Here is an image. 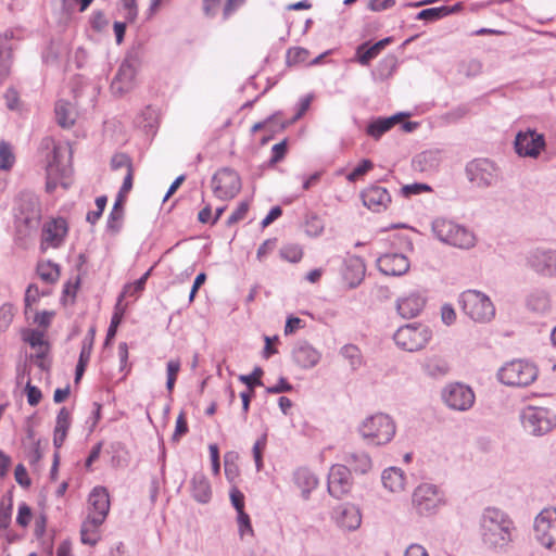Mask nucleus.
<instances>
[{
    "label": "nucleus",
    "mask_w": 556,
    "mask_h": 556,
    "mask_svg": "<svg viewBox=\"0 0 556 556\" xmlns=\"http://www.w3.org/2000/svg\"><path fill=\"white\" fill-rule=\"evenodd\" d=\"M480 527L483 543L494 549L506 547L511 541V531L515 529L508 515L495 507L484 509Z\"/></svg>",
    "instance_id": "1"
},
{
    "label": "nucleus",
    "mask_w": 556,
    "mask_h": 556,
    "mask_svg": "<svg viewBox=\"0 0 556 556\" xmlns=\"http://www.w3.org/2000/svg\"><path fill=\"white\" fill-rule=\"evenodd\" d=\"M14 225L18 239L36 231L41 219L39 198L30 191L20 192L14 207Z\"/></svg>",
    "instance_id": "2"
},
{
    "label": "nucleus",
    "mask_w": 556,
    "mask_h": 556,
    "mask_svg": "<svg viewBox=\"0 0 556 556\" xmlns=\"http://www.w3.org/2000/svg\"><path fill=\"white\" fill-rule=\"evenodd\" d=\"M143 55L142 43H137L127 51L110 86L113 94L121 97L135 88V78L141 66Z\"/></svg>",
    "instance_id": "3"
},
{
    "label": "nucleus",
    "mask_w": 556,
    "mask_h": 556,
    "mask_svg": "<svg viewBox=\"0 0 556 556\" xmlns=\"http://www.w3.org/2000/svg\"><path fill=\"white\" fill-rule=\"evenodd\" d=\"M458 304L470 319L489 323L495 316V307L490 298L478 290H466L460 293Z\"/></svg>",
    "instance_id": "4"
},
{
    "label": "nucleus",
    "mask_w": 556,
    "mask_h": 556,
    "mask_svg": "<svg viewBox=\"0 0 556 556\" xmlns=\"http://www.w3.org/2000/svg\"><path fill=\"white\" fill-rule=\"evenodd\" d=\"M432 231L440 241L456 248L470 249L476 242V237L470 230L445 218L434 219Z\"/></svg>",
    "instance_id": "5"
},
{
    "label": "nucleus",
    "mask_w": 556,
    "mask_h": 556,
    "mask_svg": "<svg viewBox=\"0 0 556 556\" xmlns=\"http://www.w3.org/2000/svg\"><path fill=\"white\" fill-rule=\"evenodd\" d=\"M395 424L389 415L379 413L367 417L359 426L361 435L374 445L389 443L395 434Z\"/></svg>",
    "instance_id": "6"
},
{
    "label": "nucleus",
    "mask_w": 556,
    "mask_h": 556,
    "mask_svg": "<svg viewBox=\"0 0 556 556\" xmlns=\"http://www.w3.org/2000/svg\"><path fill=\"white\" fill-rule=\"evenodd\" d=\"M520 421L526 432L542 437L555 428L556 416L546 407L527 406L520 413Z\"/></svg>",
    "instance_id": "7"
},
{
    "label": "nucleus",
    "mask_w": 556,
    "mask_h": 556,
    "mask_svg": "<svg viewBox=\"0 0 556 556\" xmlns=\"http://www.w3.org/2000/svg\"><path fill=\"white\" fill-rule=\"evenodd\" d=\"M497 377L503 384L527 387L538 378V368L528 361L514 359L498 370Z\"/></svg>",
    "instance_id": "8"
},
{
    "label": "nucleus",
    "mask_w": 556,
    "mask_h": 556,
    "mask_svg": "<svg viewBox=\"0 0 556 556\" xmlns=\"http://www.w3.org/2000/svg\"><path fill=\"white\" fill-rule=\"evenodd\" d=\"M412 503L418 515H434L445 504V494L435 484L421 483L414 490Z\"/></svg>",
    "instance_id": "9"
},
{
    "label": "nucleus",
    "mask_w": 556,
    "mask_h": 556,
    "mask_svg": "<svg viewBox=\"0 0 556 556\" xmlns=\"http://www.w3.org/2000/svg\"><path fill=\"white\" fill-rule=\"evenodd\" d=\"M432 338V331L421 324H407L400 327L393 336L395 344L404 351L422 350Z\"/></svg>",
    "instance_id": "10"
},
{
    "label": "nucleus",
    "mask_w": 556,
    "mask_h": 556,
    "mask_svg": "<svg viewBox=\"0 0 556 556\" xmlns=\"http://www.w3.org/2000/svg\"><path fill=\"white\" fill-rule=\"evenodd\" d=\"M534 539L548 549L556 551V507L542 509L534 519Z\"/></svg>",
    "instance_id": "11"
},
{
    "label": "nucleus",
    "mask_w": 556,
    "mask_h": 556,
    "mask_svg": "<svg viewBox=\"0 0 556 556\" xmlns=\"http://www.w3.org/2000/svg\"><path fill=\"white\" fill-rule=\"evenodd\" d=\"M468 180L478 188H489L497 182L498 168L489 159H475L465 168Z\"/></svg>",
    "instance_id": "12"
},
{
    "label": "nucleus",
    "mask_w": 556,
    "mask_h": 556,
    "mask_svg": "<svg viewBox=\"0 0 556 556\" xmlns=\"http://www.w3.org/2000/svg\"><path fill=\"white\" fill-rule=\"evenodd\" d=\"M441 397L448 408L458 412L470 409L476 399L472 389L460 382H453L443 388Z\"/></svg>",
    "instance_id": "13"
},
{
    "label": "nucleus",
    "mask_w": 556,
    "mask_h": 556,
    "mask_svg": "<svg viewBox=\"0 0 556 556\" xmlns=\"http://www.w3.org/2000/svg\"><path fill=\"white\" fill-rule=\"evenodd\" d=\"M214 194L222 200L235 198L241 190V178L239 174L230 168L223 167L212 177Z\"/></svg>",
    "instance_id": "14"
},
{
    "label": "nucleus",
    "mask_w": 556,
    "mask_h": 556,
    "mask_svg": "<svg viewBox=\"0 0 556 556\" xmlns=\"http://www.w3.org/2000/svg\"><path fill=\"white\" fill-rule=\"evenodd\" d=\"M526 266L543 277H556V250L535 248L527 252Z\"/></svg>",
    "instance_id": "15"
},
{
    "label": "nucleus",
    "mask_w": 556,
    "mask_h": 556,
    "mask_svg": "<svg viewBox=\"0 0 556 556\" xmlns=\"http://www.w3.org/2000/svg\"><path fill=\"white\" fill-rule=\"evenodd\" d=\"M327 488L334 498H341L348 494L352 488L351 469L345 465H333L328 473Z\"/></svg>",
    "instance_id": "16"
},
{
    "label": "nucleus",
    "mask_w": 556,
    "mask_h": 556,
    "mask_svg": "<svg viewBox=\"0 0 556 556\" xmlns=\"http://www.w3.org/2000/svg\"><path fill=\"white\" fill-rule=\"evenodd\" d=\"M545 147V138L535 130L519 131L515 138V151L520 156L536 157Z\"/></svg>",
    "instance_id": "17"
},
{
    "label": "nucleus",
    "mask_w": 556,
    "mask_h": 556,
    "mask_svg": "<svg viewBox=\"0 0 556 556\" xmlns=\"http://www.w3.org/2000/svg\"><path fill=\"white\" fill-rule=\"evenodd\" d=\"M88 503L92 509V514L88 516L89 522L93 528H98L104 522L110 510V496L106 488H93L89 494Z\"/></svg>",
    "instance_id": "18"
},
{
    "label": "nucleus",
    "mask_w": 556,
    "mask_h": 556,
    "mask_svg": "<svg viewBox=\"0 0 556 556\" xmlns=\"http://www.w3.org/2000/svg\"><path fill=\"white\" fill-rule=\"evenodd\" d=\"M409 266L408 258L402 253H384L377 258V267L386 276H402Z\"/></svg>",
    "instance_id": "19"
},
{
    "label": "nucleus",
    "mask_w": 556,
    "mask_h": 556,
    "mask_svg": "<svg viewBox=\"0 0 556 556\" xmlns=\"http://www.w3.org/2000/svg\"><path fill=\"white\" fill-rule=\"evenodd\" d=\"M68 231V225L65 218L58 217L47 222L42 227L41 245L47 243L49 247L59 248L63 244Z\"/></svg>",
    "instance_id": "20"
},
{
    "label": "nucleus",
    "mask_w": 556,
    "mask_h": 556,
    "mask_svg": "<svg viewBox=\"0 0 556 556\" xmlns=\"http://www.w3.org/2000/svg\"><path fill=\"white\" fill-rule=\"evenodd\" d=\"M321 354L307 341H299L292 350L294 363L303 369L315 367L320 361Z\"/></svg>",
    "instance_id": "21"
},
{
    "label": "nucleus",
    "mask_w": 556,
    "mask_h": 556,
    "mask_svg": "<svg viewBox=\"0 0 556 556\" xmlns=\"http://www.w3.org/2000/svg\"><path fill=\"white\" fill-rule=\"evenodd\" d=\"M362 200L365 206L375 212L387 208L391 202L388 190L380 186H370L362 192Z\"/></svg>",
    "instance_id": "22"
},
{
    "label": "nucleus",
    "mask_w": 556,
    "mask_h": 556,
    "mask_svg": "<svg viewBox=\"0 0 556 556\" xmlns=\"http://www.w3.org/2000/svg\"><path fill=\"white\" fill-rule=\"evenodd\" d=\"M425 304L426 299L421 294L413 292L396 301V309L403 318L409 319L416 317L422 311Z\"/></svg>",
    "instance_id": "23"
},
{
    "label": "nucleus",
    "mask_w": 556,
    "mask_h": 556,
    "mask_svg": "<svg viewBox=\"0 0 556 556\" xmlns=\"http://www.w3.org/2000/svg\"><path fill=\"white\" fill-rule=\"evenodd\" d=\"M366 266L358 256H351L345 261L343 278L350 288H356L364 279Z\"/></svg>",
    "instance_id": "24"
},
{
    "label": "nucleus",
    "mask_w": 556,
    "mask_h": 556,
    "mask_svg": "<svg viewBox=\"0 0 556 556\" xmlns=\"http://www.w3.org/2000/svg\"><path fill=\"white\" fill-rule=\"evenodd\" d=\"M409 113H396L389 117H379L370 122L366 128L368 136L379 139L383 134L389 131L395 124L400 123L403 117H408Z\"/></svg>",
    "instance_id": "25"
},
{
    "label": "nucleus",
    "mask_w": 556,
    "mask_h": 556,
    "mask_svg": "<svg viewBox=\"0 0 556 556\" xmlns=\"http://www.w3.org/2000/svg\"><path fill=\"white\" fill-rule=\"evenodd\" d=\"M526 306L536 314H545L551 309V296L544 289H533L526 296Z\"/></svg>",
    "instance_id": "26"
},
{
    "label": "nucleus",
    "mask_w": 556,
    "mask_h": 556,
    "mask_svg": "<svg viewBox=\"0 0 556 556\" xmlns=\"http://www.w3.org/2000/svg\"><path fill=\"white\" fill-rule=\"evenodd\" d=\"M190 485L191 495L198 503L206 504L211 501V483L203 472H195L191 478Z\"/></svg>",
    "instance_id": "27"
},
{
    "label": "nucleus",
    "mask_w": 556,
    "mask_h": 556,
    "mask_svg": "<svg viewBox=\"0 0 556 556\" xmlns=\"http://www.w3.org/2000/svg\"><path fill=\"white\" fill-rule=\"evenodd\" d=\"M94 336H96V328L91 327L88 330V333L83 341L81 351H80L78 363H77L76 369H75V378H74L75 383L79 382V380L81 379V377L86 370V367L90 359L93 341H94Z\"/></svg>",
    "instance_id": "28"
},
{
    "label": "nucleus",
    "mask_w": 556,
    "mask_h": 556,
    "mask_svg": "<svg viewBox=\"0 0 556 556\" xmlns=\"http://www.w3.org/2000/svg\"><path fill=\"white\" fill-rule=\"evenodd\" d=\"M293 479L302 491L304 500L309 498L311 492L318 485V478L308 468L302 467L294 471Z\"/></svg>",
    "instance_id": "29"
},
{
    "label": "nucleus",
    "mask_w": 556,
    "mask_h": 556,
    "mask_svg": "<svg viewBox=\"0 0 556 556\" xmlns=\"http://www.w3.org/2000/svg\"><path fill=\"white\" fill-rule=\"evenodd\" d=\"M362 522V516L357 507L354 505H348L342 507L338 517L337 523L345 530H356Z\"/></svg>",
    "instance_id": "30"
},
{
    "label": "nucleus",
    "mask_w": 556,
    "mask_h": 556,
    "mask_svg": "<svg viewBox=\"0 0 556 556\" xmlns=\"http://www.w3.org/2000/svg\"><path fill=\"white\" fill-rule=\"evenodd\" d=\"M343 459L346 463L345 466H348V468H350L351 471H354L355 473L365 475L372 467L371 458L364 452L345 453Z\"/></svg>",
    "instance_id": "31"
},
{
    "label": "nucleus",
    "mask_w": 556,
    "mask_h": 556,
    "mask_svg": "<svg viewBox=\"0 0 556 556\" xmlns=\"http://www.w3.org/2000/svg\"><path fill=\"white\" fill-rule=\"evenodd\" d=\"M383 486L391 492H401L405 486L404 471L397 467L384 469L381 475Z\"/></svg>",
    "instance_id": "32"
},
{
    "label": "nucleus",
    "mask_w": 556,
    "mask_h": 556,
    "mask_svg": "<svg viewBox=\"0 0 556 556\" xmlns=\"http://www.w3.org/2000/svg\"><path fill=\"white\" fill-rule=\"evenodd\" d=\"M55 119L62 128H70L75 124V112L71 103L64 100H59L54 108Z\"/></svg>",
    "instance_id": "33"
},
{
    "label": "nucleus",
    "mask_w": 556,
    "mask_h": 556,
    "mask_svg": "<svg viewBox=\"0 0 556 556\" xmlns=\"http://www.w3.org/2000/svg\"><path fill=\"white\" fill-rule=\"evenodd\" d=\"M13 37V33H5L4 38L0 37V77H5L9 74L12 62V47L9 45V39Z\"/></svg>",
    "instance_id": "34"
},
{
    "label": "nucleus",
    "mask_w": 556,
    "mask_h": 556,
    "mask_svg": "<svg viewBox=\"0 0 556 556\" xmlns=\"http://www.w3.org/2000/svg\"><path fill=\"white\" fill-rule=\"evenodd\" d=\"M439 155L434 151H424L413 160L415 169L420 172L433 170L439 166Z\"/></svg>",
    "instance_id": "35"
},
{
    "label": "nucleus",
    "mask_w": 556,
    "mask_h": 556,
    "mask_svg": "<svg viewBox=\"0 0 556 556\" xmlns=\"http://www.w3.org/2000/svg\"><path fill=\"white\" fill-rule=\"evenodd\" d=\"M152 269H153L152 267L150 269H148L135 282L126 283L124 286V289H123L122 293L118 295V299H117V307L121 305V303H122V301L124 300L125 296H138V294H140L144 290L147 280L150 277V275L152 273Z\"/></svg>",
    "instance_id": "36"
},
{
    "label": "nucleus",
    "mask_w": 556,
    "mask_h": 556,
    "mask_svg": "<svg viewBox=\"0 0 556 556\" xmlns=\"http://www.w3.org/2000/svg\"><path fill=\"white\" fill-rule=\"evenodd\" d=\"M425 371L428 376L433 378L444 377L450 371V366L446 361L442 358H431L425 364Z\"/></svg>",
    "instance_id": "37"
},
{
    "label": "nucleus",
    "mask_w": 556,
    "mask_h": 556,
    "mask_svg": "<svg viewBox=\"0 0 556 556\" xmlns=\"http://www.w3.org/2000/svg\"><path fill=\"white\" fill-rule=\"evenodd\" d=\"M23 340L30 345V348H47L50 349V344L45 340V331L39 329H25L22 333Z\"/></svg>",
    "instance_id": "38"
},
{
    "label": "nucleus",
    "mask_w": 556,
    "mask_h": 556,
    "mask_svg": "<svg viewBox=\"0 0 556 556\" xmlns=\"http://www.w3.org/2000/svg\"><path fill=\"white\" fill-rule=\"evenodd\" d=\"M340 354L349 361L352 370H356L363 364L361 350L354 344H345L340 349Z\"/></svg>",
    "instance_id": "39"
},
{
    "label": "nucleus",
    "mask_w": 556,
    "mask_h": 556,
    "mask_svg": "<svg viewBox=\"0 0 556 556\" xmlns=\"http://www.w3.org/2000/svg\"><path fill=\"white\" fill-rule=\"evenodd\" d=\"M38 275L39 277L48 283H54L60 276V267L52 262H47L46 264L38 265Z\"/></svg>",
    "instance_id": "40"
},
{
    "label": "nucleus",
    "mask_w": 556,
    "mask_h": 556,
    "mask_svg": "<svg viewBox=\"0 0 556 556\" xmlns=\"http://www.w3.org/2000/svg\"><path fill=\"white\" fill-rule=\"evenodd\" d=\"M124 316V308H121V305L117 307V304L115 305V312L111 318L110 326L108 328L106 337L104 340V348L109 346L112 342V340L115 338L117 328L122 323Z\"/></svg>",
    "instance_id": "41"
},
{
    "label": "nucleus",
    "mask_w": 556,
    "mask_h": 556,
    "mask_svg": "<svg viewBox=\"0 0 556 556\" xmlns=\"http://www.w3.org/2000/svg\"><path fill=\"white\" fill-rule=\"evenodd\" d=\"M356 61L363 65L367 66L374 60L377 58L376 53L374 52V49L369 45L368 41L361 43L356 48V54H355Z\"/></svg>",
    "instance_id": "42"
},
{
    "label": "nucleus",
    "mask_w": 556,
    "mask_h": 556,
    "mask_svg": "<svg viewBox=\"0 0 556 556\" xmlns=\"http://www.w3.org/2000/svg\"><path fill=\"white\" fill-rule=\"evenodd\" d=\"M305 232L308 236L317 237L324 230V222L323 219L315 214H307L305 218Z\"/></svg>",
    "instance_id": "43"
},
{
    "label": "nucleus",
    "mask_w": 556,
    "mask_h": 556,
    "mask_svg": "<svg viewBox=\"0 0 556 556\" xmlns=\"http://www.w3.org/2000/svg\"><path fill=\"white\" fill-rule=\"evenodd\" d=\"M15 157L12 152L10 143L5 141L0 142V169L9 170L14 164Z\"/></svg>",
    "instance_id": "44"
},
{
    "label": "nucleus",
    "mask_w": 556,
    "mask_h": 556,
    "mask_svg": "<svg viewBox=\"0 0 556 556\" xmlns=\"http://www.w3.org/2000/svg\"><path fill=\"white\" fill-rule=\"evenodd\" d=\"M97 528H93L89 519L83 522L80 529V540L84 544L93 546L99 541V535L96 531Z\"/></svg>",
    "instance_id": "45"
},
{
    "label": "nucleus",
    "mask_w": 556,
    "mask_h": 556,
    "mask_svg": "<svg viewBox=\"0 0 556 556\" xmlns=\"http://www.w3.org/2000/svg\"><path fill=\"white\" fill-rule=\"evenodd\" d=\"M396 64H397V60L394 55H387L386 58H383L380 62H379V65H378V74L380 76L381 79H387L389 78L395 67H396Z\"/></svg>",
    "instance_id": "46"
},
{
    "label": "nucleus",
    "mask_w": 556,
    "mask_h": 556,
    "mask_svg": "<svg viewBox=\"0 0 556 556\" xmlns=\"http://www.w3.org/2000/svg\"><path fill=\"white\" fill-rule=\"evenodd\" d=\"M280 256L291 263H298L303 256V251L298 244H287L280 249Z\"/></svg>",
    "instance_id": "47"
},
{
    "label": "nucleus",
    "mask_w": 556,
    "mask_h": 556,
    "mask_svg": "<svg viewBox=\"0 0 556 556\" xmlns=\"http://www.w3.org/2000/svg\"><path fill=\"white\" fill-rule=\"evenodd\" d=\"M47 294L48 293H46V292L40 293L38 286L35 283H30L27 287V289L25 291V296H24L25 314L27 315L28 312H30L31 305L34 303L38 302L40 295H47Z\"/></svg>",
    "instance_id": "48"
},
{
    "label": "nucleus",
    "mask_w": 556,
    "mask_h": 556,
    "mask_svg": "<svg viewBox=\"0 0 556 556\" xmlns=\"http://www.w3.org/2000/svg\"><path fill=\"white\" fill-rule=\"evenodd\" d=\"M308 56V51L301 47L290 48L287 51L286 63L288 66H292L302 62H305Z\"/></svg>",
    "instance_id": "49"
},
{
    "label": "nucleus",
    "mask_w": 556,
    "mask_h": 556,
    "mask_svg": "<svg viewBox=\"0 0 556 556\" xmlns=\"http://www.w3.org/2000/svg\"><path fill=\"white\" fill-rule=\"evenodd\" d=\"M264 371L261 367H255L250 375L239 376V380L243 382L248 389H255V387L263 386L262 376Z\"/></svg>",
    "instance_id": "50"
},
{
    "label": "nucleus",
    "mask_w": 556,
    "mask_h": 556,
    "mask_svg": "<svg viewBox=\"0 0 556 556\" xmlns=\"http://www.w3.org/2000/svg\"><path fill=\"white\" fill-rule=\"evenodd\" d=\"M124 219V211L111 210L108 220H106V230L112 233H117L122 229Z\"/></svg>",
    "instance_id": "51"
},
{
    "label": "nucleus",
    "mask_w": 556,
    "mask_h": 556,
    "mask_svg": "<svg viewBox=\"0 0 556 556\" xmlns=\"http://www.w3.org/2000/svg\"><path fill=\"white\" fill-rule=\"evenodd\" d=\"M65 152L64 149L58 146H53V149L51 152L47 155V168L49 172H60L61 170V157L63 156V153Z\"/></svg>",
    "instance_id": "52"
},
{
    "label": "nucleus",
    "mask_w": 556,
    "mask_h": 556,
    "mask_svg": "<svg viewBox=\"0 0 556 556\" xmlns=\"http://www.w3.org/2000/svg\"><path fill=\"white\" fill-rule=\"evenodd\" d=\"M14 317V306L11 303H4L0 306V330L9 328Z\"/></svg>",
    "instance_id": "53"
},
{
    "label": "nucleus",
    "mask_w": 556,
    "mask_h": 556,
    "mask_svg": "<svg viewBox=\"0 0 556 556\" xmlns=\"http://www.w3.org/2000/svg\"><path fill=\"white\" fill-rule=\"evenodd\" d=\"M288 151V139H283L279 143H276L271 148V157L268 161L270 166L277 164L282 161Z\"/></svg>",
    "instance_id": "54"
},
{
    "label": "nucleus",
    "mask_w": 556,
    "mask_h": 556,
    "mask_svg": "<svg viewBox=\"0 0 556 556\" xmlns=\"http://www.w3.org/2000/svg\"><path fill=\"white\" fill-rule=\"evenodd\" d=\"M372 167H374V163L368 159H364L352 172H350L348 174L346 178L349 181L354 182L359 177H362L367 172H369Z\"/></svg>",
    "instance_id": "55"
},
{
    "label": "nucleus",
    "mask_w": 556,
    "mask_h": 556,
    "mask_svg": "<svg viewBox=\"0 0 556 556\" xmlns=\"http://www.w3.org/2000/svg\"><path fill=\"white\" fill-rule=\"evenodd\" d=\"M189 431L188 422L186 419V415L181 412L176 419L175 431L172 435V442L178 443L182 435H185Z\"/></svg>",
    "instance_id": "56"
},
{
    "label": "nucleus",
    "mask_w": 556,
    "mask_h": 556,
    "mask_svg": "<svg viewBox=\"0 0 556 556\" xmlns=\"http://www.w3.org/2000/svg\"><path fill=\"white\" fill-rule=\"evenodd\" d=\"M443 18L441 7L424 9L417 13L416 20L435 22Z\"/></svg>",
    "instance_id": "57"
},
{
    "label": "nucleus",
    "mask_w": 556,
    "mask_h": 556,
    "mask_svg": "<svg viewBox=\"0 0 556 556\" xmlns=\"http://www.w3.org/2000/svg\"><path fill=\"white\" fill-rule=\"evenodd\" d=\"M311 102H312V96H306L304 98L301 99L300 103H299V110L296 112V114L294 115V117L292 118V121L290 122H282V123H279L278 126H279V129L280 130H283L286 129L292 122L301 118L303 116V114L308 110L309 105H311Z\"/></svg>",
    "instance_id": "58"
},
{
    "label": "nucleus",
    "mask_w": 556,
    "mask_h": 556,
    "mask_svg": "<svg viewBox=\"0 0 556 556\" xmlns=\"http://www.w3.org/2000/svg\"><path fill=\"white\" fill-rule=\"evenodd\" d=\"M249 211V203L243 201L241 202L238 207L230 214V216L226 220V225L228 227L237 224L238 222L242 220L244 216L247 215Z\"/></svg>",
    "instance_id": "59"
},
{
    "label": "nucleus",
    "mask_w": 556,
    "mask_h": 556,
    "mask_svg": "<svg viewBox=\"0 0 556 556\" xmlns=\"http://www.w3.org/2000/svg\"><path fill=\"white\" fill-rule=\"evenodd\" d=\"M25 392L27 396V402L30 406H37L40 403L42 399V393L40 389L37 388L36 386H33L29 380L25 386Z\"/></svg>",
    "instance_id": "60"
},
{
    "label": "nucleus",
    "mask_w": 556,
    "mask_h": 556,
    "mask_svg": "<svg viewBox=\"0 0 556 556\" xmlns=\"http://www.w3.org/2000/svg\"><path fill=\"white\" fill-rule=\"evenodd\" d=\"M238 526H239V535L243 538L245 533H250L251 535L254 534L250 516L245 511L238 513Z\"/></svg>",
    "instance_id": "61"
},
{
    "label": "nucleus",
    "mask_w": 556,
    "mask_h": 556,
    "mask_svg": "<svg viewBox=\"0 0 556 556\" xmlns=\"http://www.w3.org/2000/svg\"><path fill=\"white\" fill-rule=\"evenodd\" d=\"M31 516V508L26 503H22L18 506L16 523L25 528L29 525Z\"/></svg>",
    "instance_id": "62"
},
{
    "label": "nucleus",
    "mask_w": 556,
    "mask_h": 556,
    "mask_svg": "<svg viewBox=\"0 0 556 556\" xmlns=\"http://www.w3.org/2000/svg\"><path fill=\"white\" fill-rule=\"evenodd\" d=\"M54 315H55L54 311L36 312L33 321H34V324H37L39 327L47 329L50 327Z\"/></svg>",
    "instance_id": "63"
},
{
    "label": "nucleus",
    "mask_w": 556,
    "mask_h": 556,
    "mask_svg": "<svg viewBox=\"0 0 556 556\" xmlns=\"http://www.w3.org/2000/svg\"><path fill=\"white\" fill-rule=\"evenodd\" d=\"M111 167L114 170L126 167L128 172L129 168H132L131 159L125 153H117L111 159Z\"/></svg>",
    "instance_id": "64"
}]
</instances>
